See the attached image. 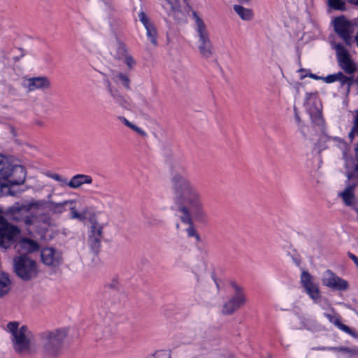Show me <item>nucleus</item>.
<instances>
[{"label":"nucleus","mask_w":358,"mask_h":358,"mask_svg":"<svg viewBox=\"0 0 358 358\" xmlns=\"http://www.w3.org/2000/svg\"><path fill=\"white\" fill-rule=\"evenodd\" d=\"M172 185L177 210L181 213L182 222L189 225L186 229L187 234L188 237H194L196 241H199L200 236L194 228L192 222H202L206 217L201 195L183 174L175 173L172 178Z\"/></svg>","instance_id":"1"},{"label":"nucleus","mask_w":358,"mask_h":358,"mask_svg":"<svg viewBox=\"0 0 358 358\" xmlns=\"http://www.w3.org/2000/svg\"><path fill=\"white\" fill-rule=\"evenodd\" d=\"M65 329H55L40 332L37 336L38 350L45 358H57L62 352L67 336Z\"/></svg>","instance_id":"2"},{"label":"nucleus","mask_w":358,"mask_h":358,"mask_svg":"<svg viewBox=\"0 0 358 358\" xmlns=\"http://www.w3.org/2000/svg\"><path fill=\"white\" fill-rule=\"evenodd\" d=\"M10 334V341L15 352L20 355H27L36 351L34 345V334L25 325H20L17 322H10L7 324Z\"/></svg>","instance_id":"3"},{"label":"nucleus","mask_w":358,"mask_h":358,"mask_svg":"<svg viewBox=\"0 0 358 358\" xmlns=\"http://www.w3.org/2000/svg\"><path fill=\"white\" fill-rule=\"evenodd\" d=\"M229 295L225 302V315H233L248 303L244 287L235 279L228 280Z\"/></svg>","instance_id":"4"},{"label":"nucleus","mask_w":358,"mask_h":358,"mask_svg":"<svg viewBox=\"0 0 358 358\" xmlns=\"http://www.w3.org/2000/svg\"><path fill=\"white\" fill-rule=\"evenodd\" d=\"M26 171L20 165L12 164L4 156L0 155V179L8 180L11 185L24 182Z\"/></svg>","instance_id":"5"},{"label":"nucleus","mask_w":358,"mask_h":358,"mask_svg":"<svg viewBox=\"0 0 358 358\" xmlns=\"http://www.w3.org/2000/svg\"><path fill=\"white\" fill-rule=\"evenodd\" d=\"M13 268L16 275L23 280H30L38 275L36 262L26 255H20L13 259Z\"/></svg>","instance_id":"6"},{"label":"nucleus","mask_w":358,"mask_h":358,"mask_svg":"<svg viewBox=\"0 0 358 358\" xmlns=\"http://www.w3.org/2000/svg\"><path fill=\"white\" fill-rule=\"evenodd\" d=\"M18 227L9 223L3 216L0 209V247L4 249L10 248L20 235Z\"/></svg>","instance_id":"7"},{"label":"nucleus","mask_w":358,"mask_h":358,"mask_svg":"<svg viewBox=\"0 0 358 358\" xmlns=\"http://www.w3.org/2000/svg\"><path fill=\"white\" fill-rule=\"evenodd\" d=\"M89 222L88 245L92 250L97 251L101 247V241L103 237L104 225L98 222L95 214L89 217Z\"/></svg>","instance_id":"8"},{"label":"nucleus","mask_w":358,"mask_h":358,"mask_svg":"<svg viewBox=\"0 0 358 358\" xmlns=\"http://www.w3.org/2000/svg\"><path fill=\"white\" fill-rule=\"evenodd\" d=\"M336 50L339 66L349 75H352L357 71V64L351 58L348 50L341 43H331Z\"/></svg>","instance_id":"9"},{"label":"nucleus","mask_w":358,"mask_h":358,"mask_svg":"<svg viewBox=\"0 0 358 358\" xmlns=\"http://www.w3.org/2000/svg\"><path fill=\"white\" fill-rule=\"evenodd\" d=\"M301 284L308 296L315 302L318 303L322 297L318 283L307 271H303L300 278Z\"/></svg>","instance_id":"10"},{"label":"nucleus","mask_w":358,"mask_h":358,"mask_svg":"<svg viewBox=\"0 0 358 358\" xmlns=\"http://www.w3.org/2000/svg\"><path fill=\"white\" fill-rule=\"evenodd\" d=\"M334 28L336 33L343 39L345 43L351 46L354 43L352 36L353 33L352 24L343 17H337L334 20Z\"/></svg>","instance_id":"11"},{"label":"nucleus","mask_w":358,"mask_h":358,"mask_svg":"<svg viewBox=\"0 0 358 358\" xmlns=\"http://www.w3.org/2000/svg\"><path fill=\"white\" fill-rule=\"evenodd\" d=\"M22 87L28 92L37 90H46L50 87V81L45 76L27 78L22 80Z\"/></svg>","instance_id":"12"},{"label":"nucleus","mask_w":358,"mask_h":358,"mask_svg":"<svg viewBox=\"0 0 358 358\" xmlns=\"http://www.w3.org/2000/svg\"><path fill=\"white\" fill-rule=\"evenodd\" d=\"M324 285L337 290L344 291L348 288V282L335 275L330 270L326 271L322 275Z\"/></svg>","instance_id":"13"},{"label":"nucleus","mask_w":358,"mask_h":358,"mask_svg":"<svg viewBox=\"0 0 358 358\" xmlns=\"http://www.w3.org/2000/svg\"><path fill=\"white\" fill-rule=\"evenodd\" d=\"M41 258L42 262L50 267H57L62 262V253L53 248H43L41 252Z\"/></svg>","instance_id":"14"},{"label":"nucleus","mask_w":358,"mask_h":358,"mask_svg":"<svg viewBox=\"0 0 358 358\" xmlns=\"http://www.w3.org/2000/svg\"><path fill=\"white\" fill-rule=\"evenodd\" d=\"M22 222L25 224L29 234H32L34 231L38 233H43L47 230L49 226L47 222H43L41 224L38 218L35 216L24 215Z\"/></svg>","instance_id":"15"},{"label":"nucleus","mask_w":358,"mask_h":358,"mask_svg":"<svg viewBox=\"0 0 358 358\" xmlns=\"http://www.w3.org/2000/svg\"><path fill=\"white\" fill-rule=\"evenodd\" d=\"M106 90L110 97L113 99L114 102L118 104L123 108L128 109L130 107V103L127 99L122 95L120 91L114 87L110 81L108 80H105Z\"/></svg>","instance_id":"16"},{"label":"nucleus","mask_w":358,"mask_h":358,"mask_svg":"<svg viewBox=\"0 0 358 358\" xmlns=\"http://www.w3.org/2000/svg\"><path fill=\"white\" fill-rule=\"evenodd\" d=\"M138 17L141 23L143 24L145 29H146V36L148 39L151 42L152 44L157 45V31L155 27L150 21V19L144 12L141 11L138 14Z\"/></svg>","instance_id":"17"},{"label":"nucleus","mask_w":358,"mask_h":358,"mask_svg":"<svg viewBox=\"0 0 358 358\" xmlns=\"http://www.w3.org/2000/svg\"><path fill=\"white\" fill-rule=\"evenodd\" d=\"M324 82L326 83L339 82L341 87H346V92L348 94L350 87L353 83V79L352 77L345 76L342 72H338L326 76L325 78H324Z\"/></svg>","instance_id":"18"},{"label":"nucleus","mask_w":358,"mask_h":358,"mask_svg":"<svg viewBox=\"0 0 358 358\" xmlns=\"http://www.w3.org/2000/svg\"><path fill=\"white\" fill-rule=\"evenodd\" d=\"M15 248L20 252L30 253L37 251L39 249V245L36 241L23 238L16 243Z\"/></svg>","instance_id":"19"},{"label":"nucleus","mask_w":358,"mask_h":358,"mask_svg":"<svg viewBox=\"0 0 358 358\" xmlns=\"http://www.w3.org/2000/svg\"><path fill=\"white\" fill-rule=\"evenodd\" d=\"M357 184L352 183L347 185L345 188L339 193L343 203L348 206H353L357 201L355 194Z\"/></svg>","instance_id":"20"},{"label":"nucleus","mask_w":358,"mask_h":358,"mask_svg":"<svg viewBox=\"0 0 358 358\" xmlns=\"http://www.w3.org/2000/svg\"><path fill=\"white\" fill-rule=\"evenodd\" d=\"M13 287L12 280L7 273L0 271V299L8 295Z\"/></svg>","instance_id":"21"},{"label":"nucleus","mask_w":358,"mask_h":358,"mask_svg":"<svg viewBox=\"0 0 358 358\" xmlns=\"http://www.w3.org/2000/svg\"><path fill=\"white\" fill-rule=\"evenodd\" d=\"M92 176L86 174H76L69 180L70 188L78 189L83 185L92 183Z\"/></svg>","instance_id":"22"},{"label":"nucleus","mask_w":358,"mask_h":358,"mask_svg":"<svg viewBox=\"0 0 358 358\" xmlns=\"http://www.w3.org/2000/svg\"><path fill=\"white\" fill-rule=\"evenodd\" d=\"M198 48L201 56L205 58H209L213 55V48L209 36L199 38Z\"/></svg>","instance_id":"23"},{"label":"nucleus","mask_w":358,"mask_h":358,"mask_svg":"<svg viewBox=\"0 0 358 358\" xmlns=\"http://www.w3.org/2000/svg\"><path fill=\"white\" fill-rule=\"evenodd\" d=\"M324 316L329 320V321L334 324L341 331L350 334L354 338L357 337V334L355 331L352 330L349 327L341 322L339 317L337 314L331 315L329 313H324Z\"/></svg>","instance_id":"24"},{"label":"nucleus","mask_w":358,"mask_h":358,"mask_svg":"<svg viewBox=\"0 0 358 358\" xmlns=\"http://www.w3.org/2000/svg\"><path fill=\"white\" fill-rule=\"evenodd\" d=\"M192 17L194 22V29L198 34L199 38L208 37L206 25L196 12L193 11Z\"/></svg>","instance_id":"25"},{"label":"nucleus","mask_w":358,"mask_h":358,"mask_svg":"<svg viewBox=\"0 0 358 358\" xmlns=\"http://www.w3.org/2000/svg\"><path fill=\"white\" fill-rule=\"evenodd\" d=\"M75 203L76 201L74 200H66L59 203L49 201H48V207L52 213L62 214L66 210L67 206Z\"/></svg>","instance_id":"26"},{"label":"nucleus","mask_w":358,"mask_h":358,"mask_svg":"<svg viewBox=\"0 0 358 358\" xmlns=\"http://www.w3.org/2000/svg\"><path fill=\"white\" fill-rule=\"evenodd\" d=\"M234 10L238 17L244 21H250L254 18V12L251 8H245L241 5H234Z\"/></svg>","instance_id":"27"},{"label":"nucleus","mask_w":358,"mask_h":358,"mask_svg":"<svg viewBox=\"0 0 358 358\" xmlns=\"http://www.w3.org/2000/svg\"><path fill=\"white\" fill-rule=\"evenodd\" d=\"M70 206V210L71 211V217L72 219H77L80 221H84L86 219H89V217L94 214L93 213H91L90 212V209L88 207L85 208L81 213H79L76 210V209L75 208V204H73L72 206Z\"/></svg>","instance_id":"28"},{"label":"nucleus","mask_w":358,"mask_h":358,"mask_svg":"<svg viewBox=\"0 0 358 358\" xmlns=\"http://www.w3.org/2000/svg\"><path fill=\"white\" fill-rule=\"evenodd\" d=\"M10 218L13 221L22 222L24 215V213L27 212L24 206H13L9 209Z\"/></svg>","instance_id":"29"},{"label":"nucleus","mask_w":358,"mask_h":358,"mask_svg":"<svg viewBox=\"0 0 358 358\" xmlns=\"http://www.w3.org/2000/svg\"><path fill=\"white\" fill-rule=\"evenodd\" d=\"M112 80L117 84H121L127 90L130 88V80L124 73L114 71L112 73Z\"/></svg>","instance_id":"30"},{"label":"nucleus","mask_w":358,"mask_h":358,"mask_svg":"<svg viewBox=\"0 0 358 358\" xmlns=\"http://www.w3.org/2000/svg\"><path fill=\"white\" fill-rule=\"evenodd\" d=\"M357 136H358V110L353 112L352 127L348 134V138L352 142Z\"/></svg>","instance_id":"31"},{"label":"nucleus","mask_w":358,"mask_h":358,"mask_svg":"<svg viewBox=\"0 0 358 358\" xmlns=\"http://www.w3.org/2000/svg\"><path fill=\"white\" fill-rule=\"evenodd\" d=\"M118 119L127 127H128L129 128L131 129L132 130H134V131H136L137 134L143 136H146V133L140 127H138V126L135 125L134 124L131 123V122H129L127 118H125L124 117H122V116H120L118 117Z\"/></svg>","instance_id":"32"},{"label":"nucleus","mask_w":358,"mask_h":358,"mask_svg":"<svg viewBox=\"0 0 358 358\" xmlns=\"http://www.w3.org/2000/svg\"><path fill=\"white\" fill-rule=\"evenodd\" d=\"M322 350H331L335 352H342L348 353L350 355H358V350L357 349H351L346 347H328L325 348L323 347L321 348Z\"/></svg>","instance_id":"33"},{"label":"nucleus","mask_w":358,"mask_h":358,"mask_svg":"<svg viewBox=\"0 0 358 358\" xmlns=\"http://www.w3.org/2000/svg\"><path fill=\"white\" fill-rule=\"evenodd\" d=\"M328 6L334 10H345V3L342 0H327Z\"/></svg>","instance_id":"34"},{"label":"nucleus","mask_w":358,"mask_h":358,"mask_svg":"<svg viewBox=\"0 0 358 358\" xmlns=\"http://www.w3.org/2000/svg\"><path fill=\"white\" fill-rule=\"evenodd\" d=\"M101 10L106 15H110L114 10L113 4L111 0H101Z\"/></svg>","instance_id":"35"},{"label":"nucleus","mask_w":358,"mask_h":358,"mask_svg":"<svg viewBox=\"0 0 358 358\" xmlns=\"http://www.w3.org/2000/svg\"><path fill=\"white\" fill-rule=\"evenodd\" d=\"M206 271V265L204 262H200L199 264L195 265L192 268V272L196 277L203 274Z\"/></svg>","instance_id":"36"},{"label":"nucleus","mask_w":358,"mask_h":358,"mask_svg":"<svg viewBox=\"0 0 358 358\" xmlns=\"http://www.w3.org/2000/svg\"><path fill=\"white\" fill-rule=\"evenodd\" d=\"M308 111L313 121L315 122H319L321 120L322 114L319 108H315L313 110L309 109Z\"/></svg>","instance_id":"37"},{"label":"nucleus","mask_w":358,"mask_h":358,"mask_svg":"<svg viewBox=\"0 0 358 358\" xmlns=\"http://www.w3.org/2000/svg\"><path fill=\"white\" fill-rule=\"evenodd\" d=\"M9 185H12L8 180L0 179V196H2L9 191Z\"/></svg>","instance_id":"38"},{"label":"nucleus","mask_w":358,"mask_h":358,"mask_svg":"<svg viewBox=\"0 0 358 358\" xmlns=\"http://www.w3.org/2000/svg\"><path fill=\"white\" fill-rule=\"evenodd\" d=\"M127 50L124 45L119 44L117 48V52L115 55L120 59H122L123 57L127 54Z\"/></svg>","instance_id":"39"},{"label":"nucleus","mask_w":358,"mask_h":358,"mask_svg":"<svg viewBox=\"0 0 358 358\" xmlns=\"http://www.w3.org/2000/svg\"><path fill=\"white\" fill-rule=\"evenodd\" d=\"M122 60L124 61V62L127 64V66L129 69H131L136 64L133 57L128 53L125 56L123 57V59Z\"/></svg>","instance_id":"40"},{"label":"nucleus","mask_w":358,"mask_h":358,"mask_svg":"<svg viewBox=\"0 0 358 358\" xmlns=\"http://www.w3.org/2000/svg\"><path fill=\"white\" fill-rule=\"evenodd\" d=\"M164 1L170 6L172 10L176 11L180 7V3L178 0H164Z\"/></svg>","instance_id":"41"},{"label":"nucleus","mask_w":358,"mask_h":358,"mask_svg":"<svg viewBox=\"0 0 358 358\" xmlns=\"http://www.w3.org/2000/svg\"><path fill=\"white\" fill-rule=\"evenodd\" d=\"M152 358H171V354L168 351L161 350L157 352Z\"/></svg>","instance_id":"42"},{"label":"nucleus","mask_w":358,"mask_h":358,"mask_svg":"<svg viewBox=\"0 0 358 358\" xmlns=\"http://www.w3.org/2000/svg\"><path fill=\"white\" fill-rule=\"evenodd\" d=\"M355 160L356 164L354 167L350 169V171H357L358 170V143L356 144L355 148Z\"/></svg>","instance_id":"43"},{"label":"nucleus","mask_w":358,"mask_h":358,"mask_svg":"<svg viewBox=\"0 0 358 358\" xmlns=\"http://www.w3.org/2000/svg\"><path fill=\"white\" fill-rule=\"evenodd\" d=\"M58 182L59 184V186L62 187H70L69 180L64 177H61L60 179L58 180Z\"/></svg>","instance_id":"44"},{"label":"nucleus","mask_w":358,"mask_h":358,"mask_svg":"<svg viewBox=\"0 0 358 358\" xmlns=\"http://www.w3.org/2000/svg\"><path fill=\"white\" fill-rule=\"evenodd\" d=\"M308 76L310 78H313L314 80H322L324 81V78H325V77H321V76H318L315 74H313V73H309L308 74Z\"/></svg>","instance_id":"45"},{"label":"nucleus","mask_w":358,"mask_h":358,"mask_svg":"<svg viewBox=\"0 0 358 358\" xmlns=\"http://www.w3.org/2000/svg\"><path fill=\"white\" fill-rule=\"evenodd\" d=\"M306 71H307L303 69H301L299 70L298 72L300 73V79L301 80H303L304 78L308 76V73H306Z\"/></svg>","instance_id":"46"},{"label":"nucleus","mask_w":358,"mask_h":358,"mask_svg":"<svg viewBox=\"0 0 358 358\" xmlns=\"http://www.w3.org/2000/svg\"><path fill=\"white\" fill-rule=\"evenodd\" d=\"M348 256L355 262L356 266L358 267V257L352 253H348Z\"/></svg>","instance_id":"47"},{"label":"nucleus","mask_w":358,"mask_h":358,"mask_svg":"<svg viewBox=\"0 0 358 358\" xmlns=\"http://www.w3.org/2000/svg\"><path fill=\"white\" fill-rule=\"evenodd\" d=\"M294 117H295V120H296V122L298 124H300L301 122V118H300V117L299 115V113H298V112L296 110V107L294 108Z\"/></svg>","instance_id":"48"},{"label":"nucleus","mask_w":358,"mask_h":358,"mask_svg":"<svg viewBox=\"0 0 358 358\" xmlns=\"http://www.w3.org/2000/svg\"><path fill=\"white\" fill-rule=\"evenodd\" d=\"M50 177L51 178H52L53 180H56L58 182V180L60 179V178L62 177V176L57 174V173H52V174H50Z\"/></svg>","instance_id":"49"},{"label":"nucleus","mask_w":358,"mask_h":358,"mask_svg":"<svg viewBox=\"0 0 358 358\" xmlns=\"http://www.w3.org/2000/svg\"><path fill=\"white\" fill-rule=\"evenodd\" d=\"M227 358H235V355L231 352H227Z\"/></svg>","instance_id":"50"},{"label":"nucleus","mask_w":358,"mask_h":358,"mask_svg":"<svg viewBox=\"0 0 358 358\" xmlns=\"http://www.w3.org/2000/svg\"><path fill=\"white\" fill-rule=\"evenodd\" d=\"M241 3H249L250 2V0H238Z\"/></svg>","instance_id":"51"},{"label":"nucleus","mask_w":358,"mask_h":358,"mask_svg":"<svg viewBox=\"0 0 358 358\" xmlns=\"http://www.w3.org/2000/svg\"><path fill=\"white\" fill-rule=\"evenodd\" d=\"M349 1L354 5L358 6V0H349Z\"/></svg>","instance_id":"52"},{"label":"nucleus","mask_w":358,"mask_h":358,"mask_svg":"<svg viewBox=\"0 0 358 358\" xmlns=\"http://www.w3.org/2000/svg\"><path fill=\"white\" fill-rule=\"evenodd\" d=\"M355 41L356 42L357 45V47H358V30H357V32L356 36H355V39H354V42H355Z\"/></svg>","instance_id":"53"},{"label":"nucleus","mask_w":358,"mask_h":358,"mask_svg":"<svg viewBox=\"0 0 358 358\" xmlns=\"http://www.w3.org/2000/svg\"><path fill=\"white\" fill-rule=\"evenodd\" d=\"M313 96V94H306V99L309 100L311 98V96Z\"/></svg>","instance_id":"54"},{"label":"nucleus","mask_w":358,"mask_h":358,"mask_svg":"<svg viewBox=\"0 0 358 358\" xmlns=\"http://www.w3.org/2000/svg\"><path fill=\"white\" fill-rule=\"evenodd\" d=\"M187 266H188V265H187L186 263H184V264H183V267H184L185 268H187V267H188Z\"/></svg>","instance_id":"55"}]
</instances>
